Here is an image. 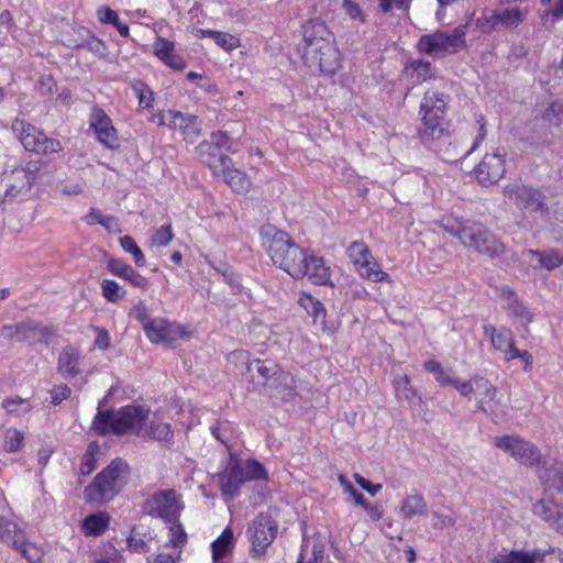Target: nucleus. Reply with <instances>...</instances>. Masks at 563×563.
<instances>
[{"label": "nucleus", "mask_w": 563, "mask_h": 563, "mask_svg": "<svg viewBox=\"0 0 563 563\" xmlns=\"http://www.w3.org/2000/svg\"><path fill=\"white\" fill-rule=\"evenodd\" d=\"M302 59L313 70L331 75L340 66V52L334 45V36L327 24L320 20H310L302 26Z\"/></svg>", "instance_id": "nucleus-1"}, {"label": "nucleus", "mask_w": 563, "mask_h": 563, "mask_svg": "<svg viewBox=\"0 0 563 563\" xmlns=\"http://www.w3.org/2000/svg\"><path fill=\"white\" fill-rule=\"evenodd\" d=\"M261 238L271 260L294 278L305 276L303 263L307 260V250L297 245L290 236L273 225L261 229Z\"/></svg>", "instance_id": "nucleus-2"}, {"label": "nucleus", "mask_w": 563, "mask_h": 563, "mask_svg": "<svg viewBox=\"0 0 563 563\" xmlns=\"http://www.w3.org/2000/svg\"><path fill=\"white\" fill-rule=\"evenodd\" d=\"M440 225L477 253L492 258H498L507 253L504 244L481 223L464 221L455 217H443L440 220Z\"/></svg>", "instance_id": "nucleus-3"}, {"label": "nucleus", "mask_w": 563, "mask_h": 563, "mask_svg": "<svg viewBox=\"0 0 563 563\" xmlns=\"http://www.w3.org/2000/svg\"><path fill=\"white\" fill-rule=\"evenodd\" d=\"M150 416V408L137 405H129L118 410H99L93 419L92 429L102 435L113 433L141 437Z\"/></svg>", "instance_id": "nucleus-4"}, {"label": "nucleus", "mask_w": 563, "mask_h": 563, "mask_svg": "<svg viewBox=\"0 0 563 563\" xmlns=\"http://www.w3.org/2000/svg\"><path fill=\"white\" fill-rule=\"evenodd\" d=\"M449 101V95L439 90L430 89L424 92L419 110L422 123L419 137L422 143L439 140L445 134L448 130L445 114Z\"/></svg>", "instance_id": "nucleus-5"}, {"label": "nucleus", "mask_w": 563, "mask_h": 563, "mask_svg": "<svg viewBox=\"0 0 563 563\" xmlns=\"http://www.w3.org/2000/svg\"><path fill=\"white\" fill-rule=\"evenodd\" d=\"M130 475L129 465L114 460L104 467L85 489V498L90 504L110 501L117 496L128 482Z\"/></svg>", "instance_id": "nucleus-6"}, {"label": "nucleus", "mask_w": 563, "mask_h": 563, "mask_svg": "<svg viewBox=\"0 0 563 563\" xmlns=\"http://www.w3.org/2000/svg\"><path fill=\"white\" fill-rule=\"evenodd\" d=\"M460 396L468 400L474 399L476 409L488 415L494 420L504 415L497 387L483 376L473 375L468 380H465L460 386Z\"/></svg>", "instance_id": "nucleus-7"}, {"label": "nucleus", "mask_w": 563, "mask_h": 563, "mask_svg": "<svg viewBox=\"0 0 563 563\" xmlns=\"http://www.w3.org/2000/svg\"><path fill=\"white\" fill-rule=\"evenodd\" d=\"M465 46V26L460 25L452 30L435 31L420 37L418 48L420 52L432 56L443 57L454 54Z\"/></svg>", "instance_id": "nucleus-8"}, {"label": "nucleus", "mask_w": 563, "mask_h": 563, "mask_svg": "<svg viewBox=\"0 0 563 563\" xmlns=\"http://www.w3.org/2000/svg\"><path fill=\"white\" fill-rule=\"evenodd\" d=\"M11 129L26 151L46 155L63 150L58 140L47 137L42 131L24 120L15 119Z\"/></svg>", "instance_id": "nucleus-9"}, {"label": "nucleus", "mask_w": 563, "mask_h": 563, "mask_svg": "<svg viewBox=\"0 0 563 563\" xmlns=\"http://www.w3.org/2000/svg\"><path fill=\"white\" fill-rule=\"evenodd\" d=\"M277 530V522L267 514H260L249 523L246 536L253 558L265 555L267 548L276 538Z\"/></svg>", "instance_id": "nucleus-10"}, {"label": "nucleus", "mask_w": 563, "mask_h": 563, "mask_svg": "<svg viewBox=\"0 0 563 563\" xmlns=\"http://www.w3.org/2000/svg\"><path fill=\"white\" fill-rule=\"evenodd\" d=\"M35 180V173L24 167L4 172L0 176V201L24 199Z\"/></svg>", "instance_id": "nucleus-11"}, {"label": "nucleus", "mask_w": 563, "mask_h": 563, "mask_svg": "<svg viewBox=\"0 0 563 563\" xmlns=\"http://www.w3.org/2000/svg\"><path fill=\"white\" fill-rule=\"evenodd\" d=\"M181 509V496L174 489L157 492L143 504L144 512L170 522L179 517Z\"/></svg>", "instance_id": "nucleus-12"}, {"label": "nucleus", "mask_w": 563, "mask_h": 563, "mask_svg": "<svg viewBox=\"0 0 563 563\" xmlns=\"http://www.w3.org/2000/svg\"><path fill=\"white\" fill-rule=\"evenodd\" d=\"M504 196L518 208L530 213H538L540 217L548 214L545 196L538 189L526 185H508L504 188Z\"/></svg>", "instance_id": "nucleus-13"}, {"label": "nucleus", "mask_w": 563, "mask_h": 563, "mask_svg": "<svg viewBox=\"0 0 563 563\" xmlns=\"http://www.w3.org/2000/svg\"><path fill=\"white\" fill-rule=\"evenodd\" d=\"M495 445L512 456L521 464L533 466L541 460V454L538 449L525 439L507 434L494 439Z\"/></svg>", "instance_id": "nucleus-14"}, {"label": "nucleus", "mask_w": 563, "mask_h": 563, "mask_svg": "<svg viewBox=\"0 0 563 563\" xmlns=\"http://www.w3.org/2000/svg\"><path fill=\"white\" fill-rule=\"evenodd\" d=\"M529 0H500L499 5L493 11L488 18V23L492 26H503L507 29L517 27L521 24L530 12L529 7L518 5L528 2Z\"/></svg>", "instance_id": "nucleus-15"}, {"label": "nucleus", "mask_w": 563, "mask_h": 563, "mask_svg": "<svg viewBox=\"0 0 563 563\" xmlns=\"http://www.w3.org/2000/svg\"><path fill=\"white\" fill-rule=\"evenodd\" d=\"M144 332L147 339L155 344H170L187 336V331L181 324L165 318H154L151 323L145 325Z\"/></svg>", "instance_id": "nucleus-16"}, {"label": "nucleus", "mask_w": 563, "mask_h": 563, "mask_svg": "<svg viewBox=\"0 0 563 563\" xmlns=\"http://www.w3.org/2000/svg\"><path fill=\"white\" fill-rule=\"evenodd\" d=\"M228 360L231 364L235 365L236 367L239 365L245 366L246 371H251L253 367H255L257 374L263 379V384L268 388L271 387L274 378L282 371L278 364L269 360H255L254 362H250V354L245 350H238L230 353Z\"/></svg>", "instance_id": "nucleus-17"}, {"label": "nucleus", "mask_w": 563, "mask_h": 563, "mask_svg": "<svg viewBox=\"0 0 563 563\" xmlns=\"http://www.w3.org/2000/svg\"><path fill=\"white\" fill-rule=\"evenodd\" d=\"M505 172V154L500 153L486 154L474 169L476 179L484 186L499 181Z\"/></svg>", "instance_id": "nucleus-18"}, {"label": "nucleus", "mask_w": 563, "mask_h": 563, "mask_svg": "<svg viewBox=\"0 0 563 563\" xmlns=\"http://www.w3.org/2000/svg\"><path fill=\"white\" fill-rule=\"evenodd\" d=\"M90 128L95 131L98 141L113 150L119 146V137L111 119L102 109H93L90 115Z\"/></svg>", "instance_id": "nucleus-19"}, {"label": "nucleus", "mask_w": 563, "mask_h": 563, "mask_svg": "<svg viewBox=\"0 0 563 563\" xmlns=\"http://www.w3.org/2000/svg\"><path fill=\"white\" fill-rule=\"evenodd\" d=\"M533 512L551 528L563 533V503L553 496H544L533 505Z\"/></svg>", "instance_id": "nucleus-20"}, {"label": "nucleus", "mask_w": 563, "mask_h": 563, "mask_svg": "<svg viewBox=\"0 0 563 563\" xmlns=\"http://www.w3.org/2000/svg\"><path fill=\"white\" fill-rule=\"evenodd\" d=\"M533 512L551 528L563 533V503L553 496H544L533 505Z\"/></svg>", "instance_id": "nucleus-21"}, {"label": "nucleus", "mask_w": 563, "mask_h": 563, "mask_svg": "<svg viewBox=\"0 0 563 563\" xmlns=\"http://www.w3.org/2000/svg\"><path fill=\"white\" fill-rule=\"evenodd\" d=\"M222 168L217 176H221L222 179L236 192L245 194L251 188V180L247 175L232 166V161L228 156H221L219 158Z\"/></svg>", "instance_id": "nucleus-22"}, {"label": "nucleus", "mask_w": 563, "mask_h": 563, "mask_svg": "<svg viewBox=\"0 0 563 563\" xmlns=\"http://www.w3.org/2000/svg\"><path fill=\"white\" fill-rule=\"evenodd\" d=\"M500 296L505 301V309L508 316L522 327L532 321V314L528 308L518 299L516 294L508 287L500 288Z\"/></svg>", "instance_id": "nucleus-23"}, {"label": "nucleus", "mask_w": 563, "mask_h": 563, "mask_svg": "<svg viewBox=\"0 0 563 563\" xmlns=\"http://www.w3.org/2000/svg\"><path fill=\"white\" fill-rule=\"evenodd\" d=\"M484 334L489 336L490 342L495 350L504 354L505 361L508 360L516 346L514 333L506 327L496 328L492 324L484 325Z\"/></svg>", "instance_id": "nucleus-24"}, {"label": "nucleus", "mask_w": 563, "mask_h": 563, "mask_svg": "<svg viewBox=\"0 0 563 563\" xmlns=\"http://www.w3.org/2000/svg\"><path fill=\"white\" fill-rule=\"evenodd\" d=\"M154 55L163 62L166 66L175 69L183 70L186 67V62L175 53V44L162 36H157L153 44Z\"/></svg>", "instance_id": "nucleus-25"}, {"label": "nucleus", "mask_w": 563, "mask_h": 563, "mask_svg": "<svg viewBox=\"0 0 563 563\" xmlns=\"http://www.w3.org/2000/svg\"><path fill=\"white\" fill-rule=\"evenodd\" d=\"M307 260L303 265L305 276L309 278L313 284L317 285H330L331 284V268L325 265L322 257H318L314 254L308 252Z\"/></svg>", "instance_id": "nucleus-26"}, {"label": "nucleus", "mask_w": 563, "mask_h": 563, "mask_svg": "<svg viewBox=\"0 0 563 563\" xmlns=\"http://www.w3.org/2000/svg\"><path fill=\"white\" fill-rule=\"evenodd\" d=\"M423 367L434 375L437 383L441 387L451 386L460 394V386L465 380H460L452 368L444 367L435 360H429L423 363Z\"/></svg>", "instance_id": "nucleus-27"}, {"label": "nucleus", "mask_w": 563, "mask_h": 563, "mask_svg": "<svg viewBox=\"0 0 563 563\" xmlns=\"http://www.w3.org/2000/svg\"><path fill=\"white\" fill-rule=\"evenodd\" d=\"M247 482L242 464L234 463L220 476L221 489L224 495L235 496L240 487Z\"/></svg>", "instance_id": "nucleus-28"}, {"label": "nucleus", "mask_w": 563, "mask_h": 563, "mask_svg": "<svg viewBox=\"0 0 563 563\" xmlns=\"http://www.w3.org/2000/svg\"><path fill=\"white\" fill-rule=\"evenodd\" d=\"M108 269L111 274L130 282L134 287L144 289L148 285V280L144 276L121 260H109Z\"/></svg>", "instance_id": "nucleus-29"}, {"label": "nucleus", "mask_w": 563, "mask_h": 563, "mask_svg": "<svg viewBox=\"0 0 563 563\" xmlns=\"http://www.w3.org/2000/svg\"><path fill=\"white\" fill-rule=\"evenodd\" d=\"M296 388L297 380L295 377L282 369L272 382L269 393L273 397L280 398L282 400H290L295 395Z\"/></svg>", "instance_id": "nucleus-30"}, {"label": "nucleus", "mask_w": 563, "mask_h": 563, "mask_svg": "<svg viewBox=\"0 0 563 563\" xmlns=\"http://www.w3.org/2000/svg\"><path fill=\"white\" fill-rule=\"evenodd\" d=\"M540 479L544 486V496L560 494L563 497V465L556 464L545 468L540 474Z\"/></svg>", "instance_id": "nucleus-31"}, {"label": "nucleus", "mask_w": 563, "mask_h": 563, "mask_svg": "<svg viewBox=\"0 0 563 563\" xmlns=\"http://www.w3.org/2000/svg\"><path fill=\"white\" fill-rule=\"evenodd\" d=\"M526 255L529 257V262L534 268L553 271L563 264V255L554 250H548L544 252L528 250Z\"/></svg>", "instance_id": "nucleus-32"}, {"label": "nucleus", "mask_w": 563, "mask_h": 563, "mask_svg": "<svg viewBox=\"0 0 563 563\" xmlns=\"http://www.w3.org/2000/svg\"><path fill=\"white\" fill-rule=\"evenodd\" d=\"M80 353L71 346H66L58 357V372L67 378L76 377L80 374L79 368Z\"/></svg>", "instance_id": "nucleus-33"}, {"label": "nucleus", "mask_w": 563, "mask_h": 563, "mask_svg": "<svg viewBox=\"0 0 563 563\" xmlns=\"http://www.w3.org/2000/svg\"><path fill=\"white\" fill-rule=\"evenodd\" d=\"M428 506L420 494H412L406 496L399 506V516L404 520H410L416 516H427Z\"/></svg>", "instance_id": "nucleus-34"}, {"label": "nucleus", "mask_w": 563, "mask_h": 563, "mask_svg": "<svg viewBox=\"0 0 563 563\" xmlns=\"http://www.w3.org/2000/svg\"><path fill=\"white\" fill-rule=\"evenodd\" d=\"M299 305L313 318V323L320 324L323 331H330L325 324V308L317 298L309 294H301L298 299Z\"/></svg>", "instance_id": "nucleus-35"}, {"label": "nucleus", "mask_w": 563, "mask_h": 563, "mask_svg": "<svg viewBox=\"0 0 563 563\" xmlns=\"http://www.w3.org/2000/svg\"><path fill=\"white\" fill-rule=\"evenodd\" d=\"M141 437L159 442L172 443L174 439V432L168 423L163 422L154 417L151 419L148 426L145 423L143 434H141Z\"/></svg>", "instance_id": "nucleus-36"}, {"label": "nucleus", "mask_w": 563, "mask_h": 563, "mask_svg": "<svg viewBox=\"0 0 563 563\" xmlns=\"http://www.w3.org/2000/svg\"><path fill=\"white\" fill-rule=\"evenodd\" d=\"M21 335L19 342H27L30 344L47 343L53 332L45 327L33 322H22Z\"/></svg>", "instance_id": "nucleus-37"}, {"label": "nucleus", "mask_w": 563, "mask_h": 563, "mask_svg": "<svg viewBox=\"0 0 563 563\" xmlns=\"http://www.w3.org/2000/svg\"><path fill=\"white\" fill-rule=\"evenodd\" d=\"M110 516L100 511L87 516L82 521V531L86 536L99 537L109 528Z\"/></svg>", "instance_id": "nucleus-38"}, {"label": "nucleus", "mask_w": 563, "mask_h": 563, "mask_svg": "<svg viewBox=\"0 0 563 563\" xmlns=\"http://www.w3.org/2000/svg\"><path fill=\"white\" fill-rule=\"evenodd\" d=\"M196 152L200 161L208 165L213 170L214 175L220 173L222 165L220 164L219 158L223 155L218 153V148L212 143L209 141H202L196 147Z\"/></svg>", "instance_id": "nucleus-39"}, {"label": "nucleus", "mask_w": 563, "mask_h": 563, "mask_svg": "<svg viewBox=\"0 0 563 563\" xmlns=\"http://www.w3.org/2000/svg\"><path fill=\"white\" fill-rule=\"evenodd\" d=\"M234 533L230 527H227L222 533L211 543L212 559L219 561L230 553L234 548Z\"/></svg>", "instance_id": "nucleus-40"}, {"label": "nucleus", "mask_w": 563, "mask_h": 563, "mask_svg": "<svg viewBox=\"0 0 563 563\" xmlns=\"http://www.w3.org/2000/svg\"><path fill=\"white\" fill-rule=\"evenodd\" d=\"M25 538L15 522L0 518V540L15 549Z\"/></svg>", "instance_id": "nucleus-41"}, {"label": "nucleus", "mask_w": 563, "mask_h": 563, "mask_svg": "<svg viewBox=\"0 0 563 563\" xmlns=\"http://www.w3.org/2000/svg\"><path fill=\"white\" fill-rule=\"evenodd\" d=\"M356 272L362 278L368 279L374 283L389 280V275L380 269L379 264L372 255L363 264H361Z\"/></svg>", "instance_id": "nucleus-42"}, {"label": "nucleus", "mask_w": 563, "mask_h": 563, "mask_svg": "<svg viewBox=\"0 0 563 563\" xmlns=\"http://www.w3.org/2000/svg\"><path fill=\"white\" fill-rule=\"evenodd\" d=\"M407 73L413 82L420 84L434 76V70L429 62L417 59L412 60L406 67Z\"/></svg>", "instance_id": "nucleus-43"}, {"label": "nucleus", "mask_w": 563, "mask_h": 563, "mask_svg": "<svg viewBox=\"0 0 563 563\" xmlns=\"http://www.w3.org/2000/svg\"><path fill=\"white\" fill-rule=\"evenodd\" d=\"M547 551L534 549L530 552L525 551H511L505 555L498 563H536L543 561Z\"/></svg>", "instance_id": "nucleus-44"}, {"label": "nucleus", "mask_w": 563, "mask_h": 563, "mask_svg": "<svg viewBox=\"0 0 563 563\" xmlns=\"http://www.w3.org/2000/svg\"><path fill=\"white\" fill-rule=\"evenodd\" d=\"M2 408L10 415L22 417L33 409V404L29 398L15 396L3 399Z\"/></svg>", "instance_id": "nucleus-45"}, {"label": "nucleus", "mask_w": 563, "mask_h": 563, "mask_svg": "<svg viewBox=\"0 0 563 563\" xmlns=\"http://www.w3.org/2000/svg\"><path fill=\"white\" fill-rule=\"evenodd\" d=\"M394 387L399 398H405L408 402H413L418 397L417 390L411 386L407 375H397L394 378Z\"/></svg>", "instance_id": "nucleus-46"}, {"label": "nucleus", "mask_w": 563, "mask_h": 563, "mask_svg": "<svg viewBox=\"0 0 563 563\" xmlns=\"http://www.w3.org/2000/svg\"><path fill=\"white\" fill-rule=\"evenodd\" d=\"M346 254L355 266V269L372 256L371 250L363 241L352 242L346 250Z\"/></svg>", "instance_id": "nucleus-47"}, {"label": "nucleus", "mask_w": 563, "mask_h": 563, "mask_svg": "<svg viewBox=\"0 0 563 563\" xmlns=\"http://www.w3.org/2000/svg\"><path fill=\"white\" fill-rule=\"evenodd\" d=\"M99 454V444L97 442L89 443L87 451L82 456L81 464L79 467V471L82 475H89L95 471Z\"/></svg>", "instance_id": "nucleus-48"}, {"label": "nucleus", "mask_w": 563, "mask_h": 563, "mask_svg": "<svg viewBox=\"0 0 563 563\" xmlns=\"http://www.w3.org/2000/svg\"><path fill=\"white\" fill-rule=\"evenodd\" d=\"M183 120L181 112L172 110L167 112H156L150 118L151 122L159 126L165 125L174 130H177V126L181 125Z\"/></svg>", "instance_id": "nucleus-49"}, {"label": "nucleus", "mask_w": 563, "mask_h": 563, "mask_svg": "<svg viewBox=\"0 0 563 563\" xmlns=\"http://www.w3.org/2000/svg\"><path fill=\"white\" fill-rule=\"evenodd\" d=\"M183 119L181 125L177 126V129L181 131L188 142H196L200 136V126L197 117L183 114Z\"/></svg>", "instance_id": "nucleus-50"}, {"label": "nucleus", "mask_w": 563, "mask_h": 563, "mask_svg": "<svg viewBox=\"0 0 563 563\" xmlns=\"http://www.w3.org/2000/svg\"><path fill=\"white\" fill-rule=\"evenodd\" d=\"M457 521L456 514L450 510L449 514L433 510L430 514V525L435 530H442L444 528L454 527Z\"/></svg>", "instance_id": "nucleus-51"}, {"label": "nucleus", "mask_w": 563, "mask_h": 563, "mask_svg": "<svg viewBox=\"0 0 563 563\" xmlns=\"http://www.w3.org/2000/svg\"><path fill=\"white\" fill-rule=\"evenodd\" d=\"M173 238L174 233L172 230V224L162 225L152 232L150 246L157 249L165 247L172 242Z\"/></svg>", "instance_id": "nucleus-52"}, {"label": "nucleus", "mask_w": 563, "mask_h": 563, "mask_svg": "<svg viewBox=\"0 0 563 563\" xmlns=\"http://www.w3.org/2000/svg\"><path fill=\"white\" fill-rule=\"evenodd\" d=\"M24 442V433L18 429L9 428L4 431L3 449L7 452H18Z\"/></svg>", "instance_id": "nucleus-53"}, {"label": "nucleus", "mask_w": 563, "mask_h": 563, "mask_svg": "<svg viewBox=\"0 0 563 563\" xmlns=\"http://www.w3.org/2000/svg\"><path fill=\"white\" fill-rule=\"evenodd\" d=\"M120 245L126 253H130L133 256L134 263L137 266L143 267L146 265L145 256L133 238L130 235L120 238Z\"/></svg>", "instance_id": "nucleus-54"}, {"label": "nucleus", "mask_w": 563, "mask_h": 563, "mask_svg": "<svg viewBox=\"0 0 563 563\" xmlns=\"http://www.w3.org/2000/svg\"><path fill=\"white\" fill-rule=\"evenodd\" d=\"M15 549L30 562L37 563L43 556V550L32 542H27L25 538L15 547Z\"/></svg>", "instance_id": "nucleus-55"}, {"label": "nucleus", "mask_w": 563, "mask_h": 563, "mask_svg": "<svg viewBox=\"0 0 563 563\" xmlns=\"http://www.w3.org/2000/svg\"><path fill=\"white\" fill-rule=\"evenodd\" d=\"M132 89L139 99L140 106L150 109L153 107L154 93L147 85L142 81L134 82Z\"/></svg>", "instance_id": "nucleus-56"}, {"label": "nucleus", "mask_w": 563, "mask_h": 563, "mask_svg": "<svg viewBox=\"0 0 563 563\" xmlns=\"http://www.w3.org/2000/svg\"><path fill=\"white\" fill-rule=\"evenodd\" d=\"M213 41L218 46L222 47L228 52H231L241 45V41L238 36L221 31H218L216 33Z\"/></svg>", "instance_id": "nucleus-57"}, {"label": "nucleus", "mask_w": 563, "mask_h": 563, "mask_svg": "<svg viewBox=\"0 0 563 563\" xmlns=\"http://www.w3.org/2000/svg\"><path fill=\"white\" fill-rule=\"evenodd\" d=\"M102 295L110 302H115L123 297L120 285L111 279H104L101 284Z\"/></svg>", "instance_id": "nucleus-58"}, {"label": "nucleus", "mask_w": 563, "mask_h": 563, "mask_svg": "<svg viewBox=\"0 0 563 563\" xmlns=\"http://www.w3.org/2000/svg\"><path fill=\"white\" fill-rule=\"evenodd\" d=\"M242 468L245 473L247 481L263 479L266 477V471L264 466L255 460H249L247 462L242 464Z\"/></svg>", "instance_id": "nucleus-59"}, {"label": "nucleus", "mask_w": 563, "mask_h": 563, "mask_svg": "<svg viewBox=\"0 0 563 563\" xmlns=\"http://www.w3.org/2000/svg\"><path fill=\"white\" fill-rule=\"evenodd\" d=\"M130 316L137 320L141 324L143 330L145 331V325L147 323H151L154 318L150 317L148 308L145 305L144 301L137 302L130 311Z\"/></svg>", "instance_id": "nucleus-60"}, {"label": "nucleus", "mask_w": 563, "mask_h": 563, "mask_svg": "<svg viewBox=\"0 0 563 563\" xmlns=\"http://www.w3.org/2000/svg\"><path fill=\"white\" fill-rule=\"evenodd\" d=\"M343 9L352 20L364 22V14L360 5L352 0H343Z\"/></svg>", "instance_id": "nucleus-61"}, {"label": "nucleus", "mask_w": 563, "mask_h": 563, "mask_svg": "<svg viewBox=\"0 0 563 563\" xmlns=\"http://www.w3.org/2000/svg\"><path fill=\"white\" fill-rule=\"evenodd\" d=\"M507 362L512 361L515 358H520L523 363V371L530 372L533 364V357L528 351H519L517 347L510 352Z\"/></svg>", "instance_id": "nucleus-62"}, {"label": "nucleus", "mask_w": 563, "mask_h": 563, "mask_svg": "<svg viewBox=\"0 0 563 563\" xmlns=\"http://www.w3.org/2000/svg\"><path fill=\"white\" fill-rule=\"evenodd\" d=\"M97 16L102 24H112L113 25L119 20L118 13L108 7L98 8Z\"/></svg>", "instance_id": "nucleus-63"}, {"label": "nucleus", "mask_w": 563, "mask_h": 563, "mask_svg": "<svg viewBox=\"0 0 563 563\" xmlns=\"http://www.w3.org/2000/svg\"><path fill=\"white\" fill-rule=\"evenodd\" d=\"M181 552L174 549L170 553H159L153 561L148 563H179Z\"/></svg>", "instance_id": "nucleus-64"}]
</instances>
